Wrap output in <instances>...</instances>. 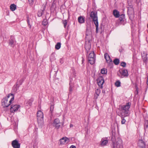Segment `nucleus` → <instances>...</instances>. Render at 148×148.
Returning a JSON list of instances; mask_svg holds the SVG:
<instances>
[{
  "label": "nucleus",
  "instance_id": "obj_1",
  "mask_svg": "<svg viewBox=\"0 0 148 148\" xmlns=\"http://www.w3.org/2000/svg\"><path fill=\"white\" fill-rule=\"evenodd\" d=\"M131 105V103L128 102L125 105H120L118 108L119 110L118 115L121 117L122 119L121 123L122 124H125L126 120L124 117L128 116L129 114V108Z\"/></svg>",
  "mask_w": 148,
  "mask_h": 148
},
{
  "label": "nucleus",
  "instance_id": "obj_2",
  "mask_svg": "<svg viewBox=\"0 0 148 148\" xmlns=\"http://www.w3.org/2000/svg\"><path fill=\"white\" fill-rule=\"evenodd\" d=\"M14 97L12 94H9L8 95L4 97L1 100V104L3 108L8 107L14 100Z\"/></svg>",
  "mask_w": 148,
  "mask_h": 148
},
{
  "label": "nucleus",
  "instance_id": "obj_3",
  "mask_svg": "<svg viewBox=\"0 0 148 148\" xmlns=\"http://www.w3.org/2000/svg\"><path fill=\"white\" fill-rule=\"evenodd\" d=\"M112 142V148H123L122 141L120 138H117L116 140L115 137L112 136L111 138Z\"/></svg>",
  "mask_w": 148,
  "mask_h": 148
},
{
  "label": "nucleus",
  "instance_id": "obj_4",
  "mask_svg": "<svg viewBox=\"0 0 148 148\" xmlns=\"http://www.w3.org/2000/svg\"><path fill=\"white\" fill-rule=\"evenodd\" d=\"M90 17L92 19V21H94V23L96 27V33H98V22L97 12H95L92 11L90 14Z\"/></svg>",
  "mask_w": 148,
  "mask_h": 148
},
{
  "label": "nucleus",
  "instance_id": "obj_5",
  "mask_svg": "<svg viewBox=\"0 0 148 148\" xmlns=\"http://www.w3.org/2000/svg\"><path fill=\"white\" fill-rule=\"evenodd\" d=\"M38 123L39 125H42L43 124V114L40 110H39L37 113Z\"/></svg>",
  "mask_w": 148,
  "mask_h": 148
},
{
  "label": "nucleus",
  "instance_id": "obj_6",
  "mask_svg": "<svg viewBox=\"0 0 148 148\" xmlns=\"http://www.w3.org/2000/svg\"><path fill=\"white\" fill-rule=\"evenodd\" d=\"M91 41V39H88L87 40H86L85 43V48L86 49V52L87 53L86 55H88L90 48L91 44L90 42Z\"/></svg>",
  "mask_w": 148,
  "mask_h": 148
},
{
  "label": "nucleus",
  "instance_id": "obj_7",
  "mask_svg": "<svg viewBox=\"0 0 148 148\" xmlns=\"http://www.w3.org/2000/svg\"><path fill=\"white\" fill-rule=\"evenodd\" d=\"M119 19V23L124 25L126 23L125 14H124L120 15Z\"/></svg>",
  "mask_w": 148,
  "mask_h": 148
},
{
  "label": "nucleus",
  "instance_id": "obj_8",
  "mask_svg": "<svg viewBox=\"0 0 148 148\" xmlns=\"http://www.w3.org/2000/svg\"><path fill=\"white\" fill-rule=\"evenodd\" d=\"M140 148H148V145L147 144L142 140H139L138 143Z\"/></svg>",
  "mask_w": 148,
  "mask_h": 148
},
{
  "label": "nucleus",
  "instance_id": "obj_9",
  "mask_svg": "<svg viewBox=\"0 0 148 148\" xmlns=\"http://www.w3.org/2000/svg\"><path fill=\"white\" fill-rule=\"evenodd\" d=\"M97 84L100 88H103V84L104 82L103 78L102 77H99L97 79Z\"/></svg>",
  "mask_w": 148,
  "mask_h": 148
},
{
  "label": "nucleus",
  "instance_id": "obj_10",
  "mask_svg": "<svg viewBox=\"0 0 148 148\" xmlns=\"http://www.w3.org/2000/svg\"><path fill=\"white\" fill-rule=\"evenodd\" d=\"M92 34L91 30L89 28L88 29V28H87L86 29L85 40H87L88 39H91V38L92 37Z\"/></svg>",
  "mask_w": 148,
  "mask_h": 148
},
{
  "label": "nucleus",
  "instance_id": "obj_11",
  "mask_svg": "<svg viewBox=\"0 0 148 148\" xmlns=\"http://www.w3.org/2000/svg\"><path fill=\"white\" fill-rule=\"evenodd\" d=\"M119 72L121 74V76L120 77L121 78H123L124 77H127L128 75V71L127 70H119Z\"/></svg>",
  "mask_w": 148,
  "mask_h": 148
},
{
  "label": "nucleus",
  "instance_id": "obj_12",
  "mask_svg": "<svg viewBox=\"0 0 148 148\" xmlns=\"http://www.w3.org/2000/svg\"><path fill=\"white\" fill-rule=\"evenodd\" d=\"M70 141L69 139L66 137H63L60 140V145H64L68 144Z\"/></svg>",
  "mask_w": 148,
  "mask_h": 148
},
{
  "label": "nucleus",
  "instance_id": "obj_13",
  "mask_svg": "<svg viewBox=\"0 0 148 148\" xmlns=\"http://www.w3.org/2000/svg\"><path fill=\"white\" fill-rule=\"evenodd\" d=\"M20 106L18 105H12L11 106L10 110L12 112H14L17 111L20 108Z\"/></svg>",
  "mask_w": 148,
  "mask_h": 148
},
{
  "label": "nucleus",
  "instance_id": "obj_14",
  "mask_svg": "<svg viewBox=\"0 0 148 148\" xmlns=\"http://www.w3.org/2000/svg\"><path fill=\"white\" fill-rule=\"evenodd\" d=\"M12 145L14 148H19L20 147V144L16 140H14L12 141Z\"/></svg>",
  "mask_w": 148,
  "mask_h": 148
},
{
  "label": "nucleus",
  "instance_id": "obj_15",
  "mask_svg": "<svg viewBox=\"0 0 148 148\" xmlns=\"http://www.w3.org/2000/svg\"><path fill=\"white\" fill-rule=\"evenodd\" d=\"M53 124L57 129L59 128L61 125V123L58 119H56L54 120Z\"/></svg>",
  "mask_w": 148,
  "mask_h": 148
},
{
  "label": "nucleus",
  "instance_id": "obj_16",
  "mask_svg": "<svg viewBox=\"0 0 148 148\" xmlns=\"http://www.w3.org/2000/svg\"><path fill=\"white\" fill-rule=\"evenodd\" d=\"M9 44L11 47L16 43V41L14 36H11L10 39L9 40Z\"/></svg>",
  "mask_w": 148,
  "mask_h": 148
},
{
  "label": "nucleus",
  "instance_id": "obj_17",
  "mask_svg": "<svg viewBox=\"0 0 148 148\" xmlns=\"http://www.w3.org/2000/svg\"><path fill=\"white\" fill-rule=\"evenodd\" d=\"M147 53L145 51H143L142 54V57L143 62L145 63H146L147 61Z\"/></svg>",
  "mask_w": 148,
  "mask_h": 148
},
{
  "label": "nucleus",
  "instance_id": "obj_18",
  "mask_svg": "<svg viewBox=\"0 0 148 148\" xmlns=\"http://www.w3.org/2000/svg\"><path fill=\"white\" fill-rule=\"evenodd\" d=\"M34 101L33 98H31L30 99L25 101V104L26 106L29 107L31 106L32 105V103Z\"/></svg>",
  "mask_w": 148,
  "mask_h": 148
},
{
  "label": "nucleus",
  "instance_id": "obj_19",
  "mask_svg": "<svg viewBox=\"0 0 148 148\" xmlns=\"http://www.w3.org/2000/svg\"><path fill=\"white\" fill-rule=\"evenodd\" d=\"M113 14L114 17L116 18H119L120 16L119 12L116 10H113Z\"/></svg>",
  "mask_w": 148,
  "mask_h": 148
},
{
  "label": "nucleus",
  "instance_id": "obj_20",
  "mask_svg": "<svg viewBox=\"0 0 148 148\" xmlns=\"http://www.w3.org/2000/svg\"><path fill=\"white\" fill-rule=\"evenodd\" d=\"M108 143V140H104L102 138L101 140L100 145L101 146H106Z\"/></svg>",
  "mask_w": 148,
  "mask_h": 148
},
{
  "label": "nucleus",
  "instance_id": "obj_21",
  "mask_svg": "<svg viewBox=\"0 0 148 148\" xmlns=\"http://www.w3.org/2000/svg\"><path fill=\"white\" fill-rule=\"evenodd\" d=\"M46 8L45 6H44L43 10H40L39 11L38 13V16L39 17H40L42 16V15L44 13V12Z\"/></svg>",
  "mask_w": 148,
  "mask_h": 148
},
{
  "label": "nucleus",
  "instance_id": "obj_22",
  "mask_svg": "<svg viewBox=\"0 0 148 148\" xmlns=\"http://www.w3.org/2000/svg\"><path fill=\"white\" fill-rule=\"evenodd\" d=\"M95 58H88L89 62L91 64H93L95 62Z\"/></svg>",
  "mask_w": 148,
  "mask_h": 148
},
{
  "label": "nucleus",
  "instance_id": "obj_23",
  "mask_svg": "<svg viewBox=\"0 0 148 148\" xmlns=\"http://www.w3.org/2000/svg\"><path fill=\"white\" fill-rule=\"evenodd\" d=\"M128 12L131 14L134 13V9L132 6L130 5L128 8Z\"/></svg>",
  "mask_w": 148,
  "mask_h": 148
},
{
  "label": "nucleus",
  "instance_id": "obj_24",
  "mask_svg": "<svg viewBox=\"0 0 148 148\" xmlns=\"http://www.w3.org/2000/svg\"><path fill=\"white\" fill-rule=\"evenodd\" d=\"M104 57L107 62L110 61V60H112L110 56L107 53H106L104 54Z\"/></svg>",
  "mask_w": 148,
  "mask_h": 148
},
{
  "label": "nucleus",
  "instance_id": "obj_25",
  "mask_svg": "<svg viewBox=\"0 0 148 148\" xmlns=\"http://www.w3.org/2000/svg\"><path fill=\"white\" fill-rule=\"evenodd\" d=\"M78 21L80 23H82L84 22V19L82 16H80L78 18Z\"/></svg>",
  "mask_w": 148,
  "mask_h": 148
},
{
  "label": "nucleus",
  "instance_id": "obj_26",
  "mask_svg": "<svg viewBox=\"0 0 148 148\" xmlns=\"http://www.w3.org/2000/svg\"><path fill=\"white\" fill-rule=\"evenodd\" d=\"M16 8V5L14 4H12L10 5V9L12 11H14L15 10Z\"/></svg>",
  "mask_w": 148,
  "mask_h": 148
},
{
  "label": "nucleus",
  "instance_id": "obj_27",
  "mask_svg": "<svg viewBox=\"0 0 148 148\" xmlns=\"http://www.w3.org/2000/svg\"><path fill=\"white\" fill-rule=\"evenodd\" d=\"M54 107L53 106L51 105L50 107V116L51 118L53 116V111Z\"/></svg>",
  "mask_w": 148,
  "mask_h": 148
},
{
  "label": "nucleus",
  "instance_id": "obj_28",
  "mask_svg": "<svg viewBox=\"0 0 148 148\" xmlns=\"http://www.w3.org/2000/svg\"><path fill=\"white\" fill-rule=\"evenodd\" d=\"M61 44L60 42H58L55 45V48L56 49H59L61 47Z\"/></svg>",
  "mask_w": 148,
  "mask_h": 148
},
{
  "label": "nucleus",
  "instance_id": "obj_29",
  "mask_svg": "<svg viewBox=\"0 0 148 148\" xmlns=\"http://www.w3.org/2000/svg\"><path fill=\"white\" fill-rule=\"evenodd\" d=\"M95 58V54L93 51H92L89 54L88 58Z\"/></svg>",
  "mask_w": 148,
  "mask_h": 148
},
{
  "label": "nucleus",
  "instance_id": "obj_30",
  "mask_svg": "<svg viewBox=\"0 0 148 148\" xmlns=\"http://www.w3.org/2000/svg\"><path fill=\"white\" fill-rule=\"evenodd\" d=\"M119 60L118 58H116L113 61V62L116 65H118L119 64Z\"/></svg>",
  "mask_w": 148,
  "mask_h": 148
},
{
  "label": "nucleus",
  "instance_id": "obj_31",
  "mask_svg": "<svg viewBox=\"0 0 148 148\" xmlns=\"http://www.w3.org/2000/svg\"><path fill=\"white\" fill-rule=\"evenodd\" d=\"M107 62L108 63V66H109L110 68H112L113 66V64L112 60H110V61H109Z\"/></svg>",
  "mask_w": 148,
  "mask_h": 148
},
{
  "label": "nucleus",
  "instance_id": "obj_32",
  "mask_svg": "<svg viewBox=\"0 0 148 148\" xmlns=\"http://www.w3.org/2000/svg\"><path fill=\"white\" fill-rule=\"evenodd\" d=\"M115 85L117 87H120L121 86V82L119 80L116 81L115 83Z\"/></svg>",
  "mask_w": 148,
  "mask_h": 148
},
{
  "label": "nucleus",
  "instance_id": "obj_33",
  "mask_svg": "<svg viewBox=\"0 0 148 148\" xmlns=\"http://www.w3.org/2000/svg\"><path fill=\"white\" fill-rule=\"evenodd\" d=\"M107 72V70L105 68L102 69L101 70V73L102 74H106Z\"/></svg>",
  "mask_w": 148,
  "mask_h": 148
},
{
  "label": "nucleus",
  "instance_id": "obj_34",
  "mask_svg": "<svg viewBox=\"0 0 148 148\" xmlns=\"http://www.w3.org/2000/svg\"><path fill=\"white\" fill-rule=\"evenodd\" d=\"M101 92V90L98 88L97 89L95 90V94L99 95Z\"/></svg>",
  "mask_w": 148,
  "mask_h": 148
},
{
  "label": "nucleus",
  "instance_id": "obj_35",
  "mask_svg": "<svg viewBox=\"0 0 148 148\" xmlns=\"http://www.w3.org/2000/svg\"><path fill=\"white\" fill-rule=\"evenodd\" d=\"M70 82L69 83L70 87H69V91L70 92H71L73 90L72 88L73 87V86H72L71 85V79L70 78Z\"/></svg>",
  "mask_w": 148,
  "mask_h": 148
},
{
  "label": "nucleus",
  "instance_id": "obj_36",
  "mask_svg": "<svg viewBox=\"0 0 148 148\" xmlns=\"http://www.w3.org/2000/svg\"><path fill=\"white\" fill-rule=\"evenodd\" d=\"M47 24V22L46 19H44L42 22V25H46Z\"/></svg>",
  "mask_w": 148,
  "mask_h": 148
},
{
  "label": "nucleus",
  "instance_id": "obj_37",
  "mask_svg": "<svg viewBox=\"0 0 148 148\" xmlns=\"http://www.w3.org/2000/svg\"><path fill=\"white\" fill-rule=\"evenodd\" d=\"M63 23L64 25V28H66L67 23V20H65L64 21H63Z\"/></svg>",
  "mask_w": 148,
  "mask_h": 148
},
{
  "label": "nucleus",
  "instance_id": "obj_38",
  "mask_svg": "<svg viewBox=\"0 0 148 148\" xmlns=\"http://www.w3.org/2000/svg\"><path fill=\"white\" fill-rule=\"evenodd\" d=\"M145 127L147 128L148 127V120H146L145 121V123L144 124Z\"/></svg>",
  "mask_w": 148,
  "mask_h": 148
},
{
  "label": "nucleus",
  "instance_id": "obj_39",
  "mask_svg": "<svg viewBox=\"0 0 148 148\" xmlns=\"http://www.w3.org/2000/svg\"><path fill=\"white\" fill-rule=\"evenodd\" d=\"M30 6H32L33 4L34 0H28Z\"/></svg>",
  "mask_w": 148,
  "mask_h": 148
},
{
  "label": "nucleus",
  "instance_id": "obj_40",
  "mask_svg": "<svg viewBox=\"0 0 148 148\" xmlns=\"http://www.w3.org/2000/svg\"><path fill=\"white\" fill-rule=\"evenodd\" d=\"M121 65L123 67H125L126 66V63L125 62H123L121 63Z\"/></svg>",
  "mask_w": 148,
  "mask_h": 148
},
{
  "label": "nucleus",
  "instance_id": "obj_41",
  "mask_svg": "<svg viewBox=\"0 0 148 148\" xmlns=\"http://www.w3.org/2000/svg\"><path fill=\"white\" fill-rule=\"evenodd\" d=\"M23 82V80L22 79H20L19 80V81L18 82V84H17V85L18 84L19 86L20 85H21L22 83Z\"/></svg>",
  "mask_w": 148,
  "mask_h": 148
},
{
  "label": "nucleus",
  "instance_id": "obj_42",
  "mask_svg": "<svg viewBox=\"0 0 148 148\" xmlns=\"http://www.w3.org/2000/svg\"><path fill=\"white\" fill-rule=\"evenodd\" d=\"M27 23L28 24V26L30 28H31V25L30 24V21L28 17L27 18Z\"/></svg>",
  "mask_w": 148,
  "mask_h": 148
},
{
  "label": "nucleus",
  "instance_id": "obj_43",
  "mask_svg": "<svg viewBox=\"0 0 148 148\" xmlns=\"http://www.w3.org/2000/svg\"><path fill=\"white\" fill-rule=\"evenodd\" d=\"M60 62L61 64H62L64 62L62 58H61L60 60Z\"/></svg>",
  "mask_w": 148,
  "mask_h": 148
},
{
  "label": "nucleus",
  "instance_id": "obj_44",
  "mask_svg": "<svg viewBox=\"0 0 148 148\" xmlns=\"http://www.w3.org/2000/svg\"><path fill=\"white\" fill-rule=\"evenodd\" d=\"M99 95H98L96 94H95L94 98L95 99H96L98 98V97Z\"/></svg>",
  "mask_w": 148,
  "mask_h": 148
},
{
  "label": "nucleus",
  "instance_id": "obj_45",
  "mask_svg": "<svg viewBox=\"0 0 148 148\" xmlns=\"http://www.w3.org/2000/svg\"><path fill=\"white\" fill-rule=\"evenodd\" d=\"M69 148H76V147L75 146L73 145H72Z\"/></svg>",
  "mask_w": 148,
  "mask_h": 148
},
{
  "label": "nucleus",
  "instance_id": "obj_46",
  "mask_svg": "<svg viewBox=\"0 0 148 148\" xmlns=\"http://www.w3.org/2000/svg\"><path fill=\"white\" fill-rule=\"evenodd\" d=\"M136 92H135V94L137 95L138 93V87H136Z\"/></svg>",
  "mask_w": 148,
  "mask_h": 148
},
{
  "label": "nucleus",
  "instance_id": "obj_47",
  "mask_svg": "<svg viewBox=\"0 0 148 148\" xmlns=\"http://www.w3.org/2000/svg\"><path fill=\"white\" fill-rule=\"evenodd\" d=\"M54 55H53V54H52L51 57H50V60H51V59H53L52 58V57H54Z\"/></svg>",
  "mask_w": 148,
  "mask_h": 148
},
{
  "label": "nucleus",
  "instance_id": "obj_48",
  "mask_svg": "<svg viewBox=\"0 0 148 148\" xmlns=\"http://www.w3.org/2000/svg\"><path fill=\"white\" fill-rule=\"evenodd\" d=\"M82 58V64L84 62V59L83 58V57Z\"/></svg>",
  "mask_w": 148,
  "mask_h": 148
},
{
  "label": "nucleus",
  "instance_id": "obj_49",
  "mask_svg": "<svg viewBox=\"0 0 148 148\" xmlns=\"http://www.w3.org/2000/svg\"><path fill=\"white\" fill-rule=\"evenodd\" d=\"M147 85H148V80H147Z\"/></svg>",
  "mask_w": 148,
  "mask_h": 148
},
{
  "label": "nucleus",
  "instance_id": "obj_50",
  "mask_svg": "<svg viewBox=\"0 0 148 148\" xmlns=\"http://www.w3.org/2000/svg\"><path fill=\"white\" fill-rule=\"evenodd\" d=\"M73 125L72 124H71L70 125V127H73Z\"/></svg>",
  "mask_w": 148,
  "mask_h": 148
},
{
  "label": "nucleus",
  "instance_id": "obj_51",
  "mask_svg": "<svg viewBox=\"0 0 148 148\" xmlns=\"http://www.w3.org/2000/svg\"><path fill=\"white\" fill-rule=\"evenodd\" d=\"M148 80V76H147V80Z\"/></svg>",
  "mask_w": 148,
  "mask_h": 148
},
{
  "label": "nucleus",
  "instance_id": "obj_52",
  "mask_svg": "<svg viewBox=\"0 0 148 148\" xmlns=\"http://www.w3.org/2000/svg\"><path fill=\"white\" fill-rule=\"evenodd\" d=\"M147 27L148 28V25H147Z\"/></svg>",
  "mask_w": 148,
  "mask_h": 148
}]
</instances>
